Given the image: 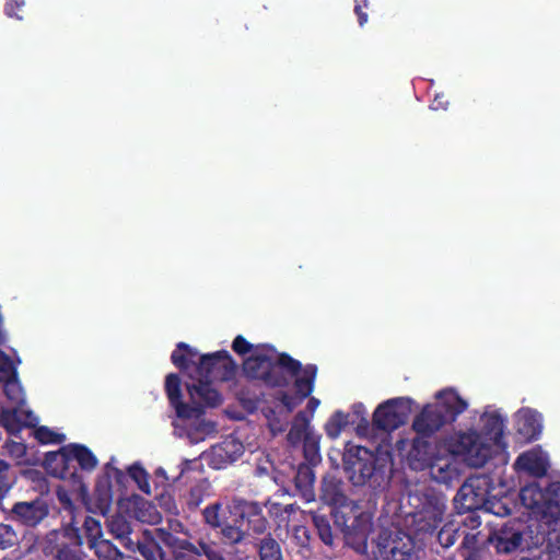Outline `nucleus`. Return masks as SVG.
<instances>
[{"mask_svg":"<svg viewBox=\"0 0 560 560\" xmlns=\"http://www.w3.org/2000/svg\"><path fill=\"white\" fill-rule=\"evenodd\" d=\"M244 445L237 439L229 436L211 447L209 466L223 469L236 462L244 454Z\"/></svg>","mask_w":560,"mask_h":560,"instance_id":"nucleus-19","label":"nucleus"},{"mask_svg":"<svg viewBox=\"0 0 560 560\" xmlns=\"http://www.w3.org/2000/svg\"><path fill=\"white\" fill-rule=\"evenodd\" d=\"M348 413L335 411L325 424V432L330 439H337L348 424Z\"/></svg>","mask_w":560,"mask_h":560,"instance_id":"nucleus-38","label":"nucleus"},{"mask_svg":"<svg viewBox=\"0 0 560 560\" xmlns=\"http://www.w3.org/2000/svg\"><path fill=\"white\" fill-rule=\"evenodd\" d=\"M211 383L212 381L199 380L196 384L187 385L192 401L191 407L201 408L203 411L207 407L214 408L222 404L221 394L212 387Z\"/></svg>","mask_w":560,"mask_h":560,"instance_id":"nucleus-22","label":"nucleus"},{"mask_svg":"<svg viewBox=\"0 0 560 560\" xmlns=\"http://www.w3.org/2000/svg\"><path fill=\"white\" fill-rule=\"evenodd\" d=\"M95 506L101 513L105 514L110 509L113 502V490L110 476H102L98 478L94 493H93Z\"/></svg>","mask_w":560,"mask_h":560,"instance_id":"nucleus-32","label":"nucleus"},{"mask_svg":"<svg viewBox=\"0 0 560 560\" xmlns=\"http://www.w3.org/2000/svg\"><path fill=\"white\" fill-rule=\"evenodd\" d=\"M38 548L47 560H85L83 535L73 522L51 529L38 541Z\"/></svg>","mask_w":560,"mask_h":560,"instance_id":"nucleus-6","label":"nucleus"},{"mask_svg":"<svg viewBox=\"0 0 560 560\" xmlns=\"http://www.w3.org/2000/svg\"><path fill=\"white\" fill-rule=\"evenodd\" d=\"M255 346L256 345H253L249 341H247L245 337L242 335H237L232 342V349L238 355H245L247 353L252 354L253 352H255Z\"/></svg>","mask_w":560,"mask_h":560,"instance_id":"nucleus-49","label":"nucleus"},{"mask_svg":"<svg viewBox=\"0 0 560 560\" xmlns=\"http://www.w3.org/2000/svg\"><path fill=\"white\" fill-rule=\"evenodd\" d=\"M317 376V366L315 364L302 365V371L299 375L294 376V394L287 392L279 393L277 399L287 408L289 412L293 411L304 399L311 396L314 390L315 381Z\"/></svg>","mask_w":560,"mask_h":560,"instance_id":"nucleus-17","label":"nucleus"},{"mask_svg":"<svg viewBox=\"0 0 560 560\" xmlns=\"http://www.w3.org/2000/svg\"><path fill=\"white\" fill-rule=\"evenodd\" d=\"M232 527H228L229 544L237 545L247 536H258L267 533L269 522L264 514V508L256 501L242 498L232 499Z\"/></svg>","mask_w":560,"mask_h":560,"instance_id":"nucleus-7","label":"nucleus"},{"mask_svg":"<svg viewBox=\"0 0 560 560\" xmlns=\"http://www.w3.org/2000/svg\"><path fill=\"white\" fill-rule=\"evenodd\" d=\"M410 399L397 397L380 404L373 412L372 423L378 431L392 432L405 424Z\"/></svg>","mask_w":560,"mask_h":560,"instance_id":"nucleus-16","label":"nucleus"},{"mask_svg":"<svg viewBox=\"0 0 560 560\" xmlns=\"http://www.w3.org/2000/svg\"><path fill=\"white\" fill-rule=\"evenodd\" d=\"M515 464L521 469L537 478L544 477L547 474L549 467L547 459L535 452H526L521 454L517 457Z\"/></svg>","mask_w":560,"mask_h":560,"instance_id":"nucleus-31","label":"nucleus"},{"mask_svg":"<svg viewBox=\"0 0 560 560\" xmlns=\"http://www.w3.org/2000/svg\"><path fill=\"white\" fill-rule=\"evenodd\" d=\"M77 462L82 470L92 471L97 466V458L92 451L83 445L70 443L57 452H48L45 455V466L55 477L69 480L75 490L86 491L82 476L78 472L73 463Z\"/></svg>","mask_w":560,"mask_h":560,"instance_id":"nucleus-4","label":"nucleus"},{"mask_svg":"<svg viewBox=\"0 0 560 560\" xmlns=\"http://www.w3.org/2000/svg\"><path fill=\"white\" fill-rule=\"evenodd\" d=\"M526 528L527 526L523 522L510 520L490 534L489 541L499 553H511L544 544L545 537L539 534L535 536L534 541L529 542L526 539Z\"/></svg>","mask_w":560,"mask_h":560,"instance_id":"nucleus-12","label":"nucleus"},{"mask_svg":"<svg viewBox=\"0 0 560 560\" xmlns=\"http://www.w3.org/2000/svg\"><path fill=\"white\" fill-rule=\"evenodd\" d=\"M104 476H110V479L114 478L118 486H124L127 479L122 470L113 467L110 464H106Z\"/></svg>","mask_w":560,"mask_h":560,"instance_id":"nucleus-50","label":"nucleus"},{"mask_svg":"<svg viewBox=\"0 0 560 560\" xmlns=\"http://www.w3.org/2000/svg\"><path fill=\"white\" fill-rule=\"evenodd\" d=\"M1 387H3L4 395L11 402L15 405L24 402L23 388L19 381V375L4 382Z\"/></svg>","mask_w":560,"mask_h":560,"instance_id":"nucleus-43","label":"nucleus"},{"mask_svg":"<svg viewBox=\"0 0 560 560\" xmlns=\"http://www.w3.org/2000/svg\"><path fill=\"white\" fill-rule=\"evenodd\" d=\"M93 549L98 560H119L121 552L109 540L101 539L90 547Z\"/></svg>","mask_w":560,"mask_h":560,"instance_id":"nucleus-39","label":"nucleus"},{"mask_svg":"<svg viewBox=\"0 0 560 560\" xmlns=\"http://www.w3.org/2000/svg\"><path fill=\"white\" fill-rule=\"evenodd\" d=\"M494 490V482L491 476L487 474L471 475L458 489L454 498V506L459 514L466 511H479L485 509L491 511L488 506L489 497Z\"/></svg>","mask_w":560,"mask_h":560,"instance_id":"nucleus-10","label":"nucleus"},{"mask_svg":"<svg viewBox=\"0 0 560 560\" xmlns=\"http://www.w3.org/2000/svg\"><path fill=\"white\" fill-rule=\"evenodd\" d=\"M452 453L470 467H483L492 456V447L475 430L459 432L451 443Z\"/></svg>","mask_w":560,"mask_h":560,"instance_id":"nucleus-13","label":"nucleus"},{"mask_svg":"<svg viewBox=\"0 0 560 560\" xmlns=\"http://www.w3.org/2000/svg\"><path fill=\"white\" fill-rule=\"evenodd\" d=\"M37 418L32 411H22L18 408H3L0 413V424L11 435H18L24 428L34 427Z\"/></svg>","mask_w":560,"mask_h":560,"instance_id":"nucleus-23","label":"nucleus"},{"mask_svg":"<svg viewBox=\"0 0 560 560\" xmlns=\"http://www.w3.org/2000/svg\"><path fill=\"white\" fill-rule=\"evenodd\" d=\"M128 475L138 485L141 491L150 493L149 475L141 465H131L128 468Z\"/></svg>","mask_w":560,"mask_h":560,"instance_id":"nucleus-47","label":"nucleus"},{"mask_svg":"<svg viewBox=\"0 0 560 560\" xmlns=\"http://www.w3.org/2000/svg\"><path fill=\"white\" fill-rule=\"evenodd\" d=\"M308 418L306 413L304 411H299L287 435V439L291 445L295 446L299 443L304 442V436L311 435L306 432Z\"/></svg>","mask_w":560,"mask_h":560,"instance_id":"nucleus-35","label":"nucleus"},{"mask_svg":"<svg viewBox=\"0 0 560 560\" xmlns=\"http://www.w3.org/2000/svg\"><path fill=\"white\" fill-rule=\"evenodd\" d=\"M369 421L364 417H362V422L358 425V430H368L369 429Z\"/></svg>","mask_w":560,"mask_h":560,"instance_id":"nucleus-57","label":"nucleus"},{"mask_svg":"<svg viewBox=\"0 0 560 560\" xmlns=\"http://www.w3.org/2000/svg\"><path fill=\"white\" fill-rule=\"evenodd\" d=\"M24 0H10L5 3L4 12L9 18H16L21 20L22 18L18 14V11L24 7Z\"/></svg>","mask_w":560,"mask_h":560,"instance_id":"nucleus-51","label":"nucleus"},{"mask_svg":"<svg viewBox=\"0 0 560 560\" xmlns=\"http://www.w3.org/2000/svg\"><path fill=\"white\" fill-rule=\"evenodd\" d=\"M156 534L158 538L171 549L176 559L198 560L205 556L207 560H226L222 548L214 541L200 539L192 542L177 537L167 529H159Z\"/></svg>","mask_w":560,"mask_h":560,"instance_id":"nucleus-11","label":"nucleus"},{"mask_svg":"<svg viewBox=\"0 0 560 560\" xmlns=\"http://www.w3.org/2000/svg\"><path fill=\"white\" fill-rule=\"evenodd\" d=\"M521 560H534V559H530V558H522Z\"/></svg>","mask_w":560,"mask_h":560,"instance_id":"nucleus-59","label":"nucleus"},{"mask_svg":"<svg viewBox=\"0 0 560 560\" xmlns=\"http://www.w3.org/2000/svg\"><path fill=\"white\" fill-rule=\"evenodd\" d=\"M108 532L127 549H132L133 538L131 523L121 514L113 515L107 521Z\"/></svg>","mask_w":560,"mask_h":560,"instance_id":"nucleus-30","label":"nucleus"},{"mask_svg":"<svg viewBox=\"0 0 560 560\" xmlns=\"http://www.w3.org/2000/svg\"><path fill=\"white\" fill-rule=\"evenodd\" d=\"M354 13L358 16L359 25L363 26L368 22L369 16L368 13L363 11L361 1L355 0Z\"/></svg>","mask_w":560,"mask_h":560,"instance_id":"nucleus-53","label":"nucleus"},{"mask_svg":"<svg viewBox=\"0 0 560 560\" xmlns=\"http://www.w3.org/2000/svg\"><path fill=\"white\" fill-rule=\"evenodd\" d=\"M481 434L497 446H504L505 419L498 412H483L480 417Z\"/></svg>","mask_w":560,"mask_h":560,"instance_id":"nucleus-27","label":"nucleus"},{"mask_svg":"<svg viewBox=\"0 0 560 560\" xmlns=\"http://www.w3.org/2000/svg\"><path fill=\"white\" fill-rule=\"evenodd\" d=\"M446 505L443 499L436 495H425L420 509L412 513L415 534L421 540L432 536L443 521Z\"/></svg>","mask_w":560,"mask_h":560,"instance_id":"nucleus-15","label":"nucleus"},{"mask_svg":"<svg viewBox=\"0 0 560 560\" xmlns=\"http://www.w3.org/2000/svg\"><path fill=\"white\" fill-rule=\"evenodd\" d=\"M307 514L311 516L320 540L327 546H332L334 535L329 517L326 514H322L319 511H310Z\"/></svg>","mask_w":560,"mask_h":560,"instance_id":"nucleus-34","label":"nucleus"},{"mask_svg":"<svg viewBox=\"0 0 560 560\" xmlns=\"http://www.w3.org/2000/svg\"><path fill=\"white\" fill-rule=\"evenodd\" d=\"M12 466L0 458V501L9 493L15 483Z\"/></svg>","mask_w":560,"mask_h":560,"instance_id":"nucleus-40","label":"nucleus"},{"mask_svg":"<svg viewBox=\"0 0 560 560\" xmlns=\"http://www.w3.org/2000/svg\"><path fill=\"white\" fill-rule=\"evenodd\" d=\"M353 412L358 416H362L365 412V407L363 404L359 402L353 406Z\"/></svg>","mask_w":560,"mask_h":560,"instance_id":"nucleus-55","label":"nucleus"},{"mask_svg":"<svg viewBox=\"0 0 560 560\" xmlns=\"http://www.w3.org/2000/svg\"><path fill=\"white\" fill-rule=\"evenodd\" d=\"M459 528L454 523L444 524L438 532L436 539L443 548H450L456 541Z\"/></svg>","mask_w":560,"mask_h":560,"instance_id":"nucleus-45","label":"nucleus"},{"mask_svg":"<svg viewBox=\"0 0 560 560\" xmlns=\"http://www.w3.org/2000/svg\"><path fill=\"white\" fill-rule=\"evenodd\" d=\"M160 528H155L153 534L149 532H144L142 534V538L137 536L133 539V545L131 551H138L139 555L143 558V560H163L164 552L160 546L161 540L158 538V530ZM162 544H164L162 541Z\"/></svg>","mask_w":560,"mask_h":560,"instance_id":"nucleus-28","label":"nucleus"},{"mask_svg":"<svg viewBox=\"0 0 560 560\" xmlns=\"http://www.w3.org/2000/svg\"><path fill=\"white\" fill-rule=\"evenodd\" d=\"M318 405H319V400L315 397H311L307 402V409L311 412H314L316 410V408L318 407Z\"/></svg>","mask_w":560,"mask_h":560,"instance_id":"nucleus-54","label":"nucleus"},{"mask_svg":"<svg viewBox=\"0 0 560 560\" xmlns=\"http://www.w3.org/2000/svg\"><path fill=\"white\" fill-rule=\"evenodd\" d=\"M165 393L178 418L192 419L202 415L201 408L191 407L182 400V381L177 374L170 373L166 376Z\"/></svg>","mask_w":560,"mask_h":560,"instance_id":"nucleus-20","label":"nucleus"},{"mask_svg":"<svg viewBox=\"0 0 560 560\" xmlns=\"http://www.w3.org/2000/svg\"><path fill=\"white\" fill-rule=\"evenodd\" d=\"M475 538L476 537L474 535L470 536V535L466 534L462 541V546L465 548H469L470 542H474Z\"/></svg>","mask_w":560,"mask_h":560,"instance_id":"nucleus-56","label":"nucleus"},{"mask_svg":"<svg viewBox=\"0 0 560 560\" xmlns=\"http://www.w3.org/2000/svg\"><path fill=\"white\" fill-rule=\"evenodd\" d=\"M540 416L532 410L521 412L516 420V431L522 442H533L541 433Z\"/></svg>","mask_w":560,"mask_h":560,"instance_id":"nucleus-29","label":"nucleus"},{"mask_svg":"<svg viewBox=\"0 0 560 560\" xmlns=\"http://www.w3.org/2000/svg\"><path fill=\"white\" fill-rule=\"evenodd\" d=\"M430 474L440 483L448 485L456 475V469L450 463L441 460L432 462L429 466Z\"/></svg>","mask_w":560,"mask_h":560,"instance_id":"nucleus-36","label":"nucleus"},{"mask_svg":"<svg viewBox=\"0 0 560 560\" xmlns=\"http://www.w3.org/2000/svg\"><path fill=\"white\" fill-rule=\"evenodd\" d=\"M468 404L455 390L444 389L436 395V401L425 405L415 417L412 429L418 435L432 436L445 424L454 422Z\"/></svg>","mask_w":560,"mask_h":560,"instance_id":"nucleus-5","label":"nucleus"},{"mask_svg":"<svg viewBox=\"0 0 560 560\" xmlns=\"http://www.w3.org/2000/svg\"><path fill=\"white\" fill-rule=\"evenodd\" d=\"M291 541L298 547V553L303 558H308L311 550V533L305 526H295Z\"/></svg>","mask_w":560,"mask_h":560,"instance_id":"nucleus-37","label":"nucleus"},{"mask_svg":"<svg viewBox=\"0 0 560 560\" xmlns=\"http://www.w3.org/2000/svg\"><path fill=\"white\" fill-rule=\"evenodd\" d=\"M12 518L26 527H36L49 515V505L43 498L15 502L11 509Z\"/></svg>","mask_w":560,"mask_h":560,"instance_id":"nucleus-18","label":"nucleus"},{"mask_svg":"<svg viewBox=\"0 0 560 560\" xmlns=\"http://www.w3.org/2000/svg\"><path fill=\"white\" fill-rule=\"evenodd\" d=\"M34 436L40 444H59L65 441L63 434L57 433L46 425L37 427Z\"/></svg>","mask_w":560,"mask_h":560,"instance_id":"nucleus-46","label":"nucleus"},{"mask_svg":"<svg viewBox=\"0 0 560 560\" xmlns=\"http://www.w3.org/2000/svg\"><path fill=\"white\" fill-rule=\"evenodd\" d=\"M246 378L262 382L266 386L288 387L302 371V363L287 352H278L269 343H258L255 352L242 364Z\"/></svg>","mask_w":560,"mask_h":560,"instance_id":"nucleus-1","label":"nucleus"},{"mask_svg":"<svg viewBox=\"0 0 560 560\" xmlns=\"http://www.w3.org/2000/svg\"><path fill=\"white\" fill-rule=\"evenodd\" d=\"M232 500L228 503L220 501L207 505L202 511L205 523L212 529H219L222 538L229 542L228 527H232Z\"/></svg>","mask_w":560,"mask_h":560,"instance_id":"nucleus-21","label":"nucleus"},{"mask_svg":"<svg viewBox=\"0 0 560 560\" xmlns=\"http://www.w3.org/2000/svg\"><path fill=\"white\" fill-rule=\"evenodd\" d=\"M330 514L348 544L365 547L372 526L370 514L363 512L361 506L352 500L331 510Z\"/></svg>","mask_w":560,"mask_h":560,"instance_id":"nucleus-8","label":"nucleus"},{"mask_svg":"<svg viewBox=\"0 0 560 560\" xmlns=\"http://www.w3.org/2000/svg\"><path fill=\"white\" fill-rule=\"evenodd\" d=\"M294 485L293 495H300L306 502L315 499L314 482L315 474L313 466L302 463L298 466L292 479Z\"/></svg>","mask_w":560,"mask_h":560,"instance_id":"nucleus-26","label":"nucleus"},{"mask_svg":"<svg viewBox=\"0 0 560 560\" xmlns=\"http://www.w3.org/2000/svg\"><path fill=\"white\" fill-rule=\"evenodd\" d=\"M320 499L331 506V510L349 502L345 482L336 476H325L320 487Z\"/></svg>","mask_w":560,"mask_h":560,"instance_id":"nucleus-24","label":"nucleus"},{"mask_svg":"<svg viewBox=\"0 0 560 560\" xmlns=\"http://www.w3.org/2000/svg\"><path fill=\"white\" fill-rule=\"evenodd\" d=\"M478 511H466L468 513L466 518L463 521V524L470 528H477L480 526L481 521L480 516L477 514Z\"/></svg>","mask_w":560,"mask_h":560,"instance_id":"nucleus-52","label":"nucleus"},{"mask_svg":"<svg viewBox=\"0 0 560 560\" xmlns=\"http://www.w3.org/2000/svg\"><path fill=\"white\" fill-rule=\"evenodd\" d=\"M431 436L418 435L413 439L409 451V459L415 469H424L433 462L434 446Z\"/></svg>","mask_w":560,"mask_h":560,"instance_id":"nucleus-25","label":"nucleus"},{"mask_svg":"<svg viewBox=\"0 0 560 560\" xmlns=\"http://www.w3.org/2000/svg\"><path fill=\"white\" fill-rule=\"evenodd\" d=\"M83 530L89 548L102 539L103 532L101 523L92 516L85 517L83 522Z\"/></svg>","mask_w":560,"mask_h":560,"instance_id":"nucleus-42","label":"nucleus"},{"mask_svg":"<svg viewBox=\"0 0 560 560\" xmlns=\"http://www.w3.org/2000/svg\"><path fill=\"white\" fill-rule=\"evenodd\" d=\"M159 518H160V515L158 512H155V514L153 516H151L150 522L153 523V522L158 521Z\"/></svg>","mask_w":560,"mask_h":560,"instance_id":"nucleus-58","label":"nucleus"},{"mask_svg":"<svg viewBox=\"0 0 560 560\" xmlns=\"http://www.w3.org/2000/svg\"><path fill=\"white\" fill-rule=\"evenodd\" d=\"M208 485L199 482L189 489L186 497V504L189 511H195L203 502L207 497Z\"/></svg>","mask_w":560,"mask_h":560,"instance_id":"nucleus-44","label":"nucleus"},{"mask_svg":"<svg viewBox=\"0 0 560 560\" xmlns=\"http://www.w3.org/2000/svg\"><path fill=\"white\" fill-rule=\"evenodd\" d=\"M520 498L527 509L541 515L548 527L560 522V481L551 482L545 490L537 486L524 487Z\"/></svg>","mask_w":560,"mask_h":560,"instance_id":"nucleus-9","label":"nucleus"},{"mask_svg":"<svg viewBox=\"0 0 560 560\" xmlns=\"http://www.w3.org/2000/svg\"><path fill=\"white\" fill-rule=\"evenodd\" d=\"M256 546L259 560H283L281 546L270 533H266Z\"/></svg>","mask_w":560,"mask_h":560,"instance_id":"nucleus-33","label":"nucleus"},{"mask_svg":"<svg viewBox=\"0 0 560 560\" xmlns=\"http://www.w3.org/2000/svg\"><path fill=\"white\" fill-rule=\"evenodd\" d=\"M172 363L180 371L195 366L201 378L212 382H229L236 375L237 365L226 350L201 354L186 342H178L171 354Z\"/></svg>","mask_w":560,"mask_h":560,"instance_id":"nucleus-3","label":"nucleus"},{"mask_svg":"<svg viewBox=\"0 0 560 560\" xmlns=\"http://www.w3.org/2000/svg\"><path fill=\"white\" fill-rule=\"evenodd\" d=\"M343 469L354 487H368L374 499L385 493L392 475L385 460L359 445H349L342 456Z\"/></svg>","mask_w":560,"mask_h":560,"instance_id":"nucleus-2","label":"nucleus"},{"mask_svg":"<svg viewBox=\"0 0 560 560\" xmlns=\"http://www.w3.org/2000/svg\"><path fill=\"white\" fill-rule=\"evenodd\" d=\"M303 454L304 458L307 462V465L315 466L317 465L322 457L319 453V441L312 434L310 436H304L303 442Z\"/></svg>","mask_w":560,"mask_h":560,"instance_id":"nucleus-41","label":"nucleus"},{"mask_svg":"<svg viewBox=\"0 0 560 560\" xmlns=\"http://www.w3.org/2000/svg\"><path fill=\"white\" fill-rule=\"evenodd\" d=\"M16 534L12 526L0 523V549H7L15 544Z\"/></svg>","mask_w":560,"mask_h":560,"instance_id":"nucleus-48","label":"nucleus"},{"mask_svg":"<svg viewBox=\"0 0 560 560\" xmlns=\"http://www.w3.org/2000/svg\"><path fill=\"white\" fill-rule=\"evenodd\" d=\"M413 550L415 541L409 534L400 529H382L373 553L380 560H409Z\"/></svg>","mask_w":560,"mask_h":560,"instance_id":"nucleus-14","label":"nucleus"}]
</instances>
